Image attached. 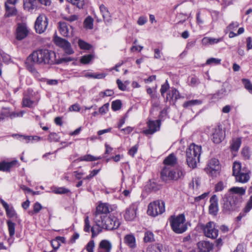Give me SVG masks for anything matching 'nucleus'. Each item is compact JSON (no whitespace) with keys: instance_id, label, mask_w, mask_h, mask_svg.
<instances>
[{"instance_id":"f257e3e1","label":"nucleus","mask_w":252,"mask_h":252,"mask_svg":"<svg viewBox=\"0 0 252 252\" xmlns=\"http://www.w3.org/2000/svg\"><path fill=\"white\" fill-rule=\"evenodd\" d=\"M243 198L237 195L225 194L222 198V211L230 214L236 211L241 205Z\"/></svg>"},{"instance_id":"f03ea898","label":"nucleus","mask_w":252,"mask_h":252,"mask_svg":"<svg viewBox=\"0 0 252 252\" xmlns=\"http://www.w3.org/2000/svg\"><path fill=\"white\" fill-rule=\"evenodd\" d=\"M185 175V172L181 167L176 168L164 166L160 172L161 180L168 183L170 181H178L183 178Z\"/></svg>"},{"instance_id":"7ed1b4c3","label":"nucleus","mask_w":252,"mask_h":252,"mask_svg":"<svg viewBox=\"0 0 252 252\" xmlns=\"http://www.w3.org/2000/svg\"><path fill=\"white\" fill-rule=\"evenodd\" d=\"M32 56L37 64H52L55 62L56 54L54 52L47 49H39L33 52Z\"/></svg>"},{"instance_id":"20e7f679","label":"nucleus","mask_w":252,"mask_h":252,"mask_svg":"<svg viewBox=\"0 0 252 252\" xmlns=\"http://www.w3.org/2000/svg\"><path fill=\"white\" fill-rule=\"evenodd\" d=\"M201 152V147L192 143L187 149L186 161L188 166L192 168L197 166V163L199 161Z\"/></svg>"},{"instance_id":"39448f33","label":"nucleus","mask_w":252,"mask_h":252,"mask_svg":"<svg viewBox=\"0 0 252 252\" xmlns=\"http://www.w3.org/2000/svg\"><path fill=\"white\" fill-rule=\"evenodd\" d=\"M99 220L98 224H100L104 229L112 230L117 229L120 226V223L117 217L114 215H108L106 216L97 215Z\"/></svg>"},{"instance_id":"423d86ee","label":"nucleus","mask_w":252,"mask_h":252,"mask_svg":"<svg viewBox=\"0 0 252 252\" xmlns=\"http://www.w3.org/2000/svg\"><path fill=\"white\" fill-rule=\"evenodd\" d=\"M249 170L244 167L242 168L241 163L240 162L235 161L233 165V175L235 176L237 182L245 183L250 179Z\"/></svg>"},{"instance_id":"0eeeda50","label":"nucleus","mask_w":252,"mask_h":252,"mask_svg":"<svg viewBox=\"0 0 252 252\" xmlns=\"http://www.w3.org/2000/svg\"><path fill=\"white\" fill-rule=\"evenodd\" d=\"M185 216L181 214L177 216H171L170 222L173 231L177 234H181L187 229V225L185 223Z\"/></svg>"},{"instance_id":"6e6552de","label":"nucleus","mask_w":252,"mask_h":252,"mask_svg":"<svg viewBox=\"0 0 252 252\" xmlns=\"http://www.w3.org/2000/svg\"><path fill=\"white\" fill-rule=\"evenodd\" d=\"M165 211V203L162 200H156L148 205L147 213L149 215L156 217Z\"/></svg>"},{"instance_id":"1a4fd4ad","label":"nucleus","mask_w":252,"mask_h":252,"mask_svg":"<svg viewBox=\"0 0 252 252\" xmlns=\"http://www.w3.org/2000/svg\"><path fill=\"white\" fill-rule=\"evenodd\" d=\"M201 228L205 236L208 238L216 239L218 236L219 230L213 221H210L206 224H201Z\"/></svg>"},{"instance_id":"9d476101","label":"nucleus","mask_w":252,"mask_h":252,"mask_svg":"<svg viewBox=\"0 0 252 252\" xmlns=\"http://www.w3.org/2000/svg\"><path fill=\"white\" fill-rule=\"evenodd\" d=\"M220 170L219 161L216 158L211 159L209 161L207 166L205 168L207 174L213 178L217 177L220 173Z\"/></svg>"},{"instance_id":"9b49d317","label":"nucleus","mask_w":252,"mask_h":252,"mask_svg":"<svg viewBox=\"0 0 252 252\" xmlns=\"http://www.w3.org/2000/svg\"><path fill=\"white\" fill-rule=\"evenodd\" d=\"M48 25V19L44 14L39 15L34 24V29L36 32L41 34L46 30Z\"/></svg>"},{"instance_id":"f8f14e48","label":"nucleus","mask_w":252,"mask_h":252,"mask_svg":"<svg viewBox=\"0 0 252 252\" xmlns=\"http://www.w3.org/2000/svg\"><path fill=\"white\" fill-rule=\"evenodd\" d=\"M54 42L57 46L62 48L66 54L71 55L74 53L70 43L66 39L56 36L54 38Z\"/></svg>"},{"instance_id":"ddd939ff","label":"nucleus","mask_w":252,"mask_h":252,"mask_svg":"<svg viewBox=\"0 0 252 252\" xmlns=\"http://www.w3.org/2000/svg\"><path fill=\"white\" fill-rule=\"evenodd\" d=\"M29 33V30L26 24L18 23L16 30L15 36L18 40L25 38Z\"/></svg>"},{"instance_id":"4468645a","label":"nucleus","mask_w":252,"mask_h":252,"mask_svg":"<svg viewBox=\"0 0 252 252\" xmlns=\"http://www.w3.org/2000/svg\"><path fill=\"white\" fill-rule=\"evenodd\" d=\"M58 29L60 33L64 37H68L73 35L72 27L65 22H59Z\"/></svg>"},{"instance_id":"2eb2a0df","label":"nucleus","mask_w":252,"mask_h":252,"mask_svg":"<svg viewBox=\"0 0 252 252\" xmlns=\"http://www.w3.org/2000/svg\"><path fill=\"white\" fill-rule=\"evenodd\" d=\"M148 128L143 131V133L145 135L153 134L159 129L161 121L160 120L156 121H149L148 122Z\"/></svg>"},{"instance_id":"dca6fc26","label":"nucleus","mask_w":252,"mask_h":252,"mask_svg":"<svg viewBox=\"0 0 252 252\" xmlns=\"http://www.w3.org/2000/svg\"><path fill=\"white\" fill-rule=\"evenodd\" d=\"M225 136L224 131L220 126H216L213 129L212 140L216 144L220 143L224 139Z\"/></svg>"},{"instance_id":"f3484780","label":"nucleus","mask_w":252,"mask_h":252,"mask_svg":"<svg viewBox=\"0 0 252 252\" xmlns=\"http://www.w3.org/2000/svg\"><path fill=\"white\" fill-rule=\"evenodd\" d=\"M36 62L34 58L30 55L27 59L25 62L27 69L30 71L35 77L38 78L40 76L39 73L34 67V64Z\"/></svg>"},{"instance_id":"a211bd4d","label":"nucleus","mask_w":252,"mask_h":252,"mask_svg":"<svg viewBox=\"0 0 252 252\" xmlns=\"http://www.w3.org/2000/svg\"><path fill=\"white\" fill-rule=\"evenodd\" d=\"M110 206L107 203H101L97 206L96 211L94 213V217H96L97 215L106 216L110 215L111 211Z\"/></svg>"},{"instance_id":"6ab92c4d","label":"nucleus","mask_w":252,"mask_h":252,"mask_svg":"<svg viewBox=\"0 0 252 252\" xmlns=\"http://www.w3.org/2000/svg\"><path fill=\"white\" fill-rule=\"evenodd\" d=\"M123 241L124 243L131 250L135 249L137 247L136 239L132 234L126 235Z\"/></svg>"},{"instance_id":"aec40b11","label":"nucleus","mask_w":252,"mask_h":252,"mask_svg":"<svg viewBox=\"0 0 252 252\" xmlns=\"http://www.w3.org/2000/svg\"><path fill=\"white\" fill-rule=\"evenodd\" d=\"M112 248V245L109 240H102L98 244L96 252H111Z\"/></svg>"},{"instance_id":"412c9836","label":"nucleus","mask_w":252,"mask_h":252,"mask_svg":"<svg viewBox=\"0 0 252 252\" xmlns=\"http://www.w3.org/2000/svg\"><path fill=\"white\" fill-rule=\"evenodd\" d=\"M137 208V205L136 203H133L126 209L124 216L126 220L130 221L134 219Z\"/></svg>"},{"instance_id":"4be33fe9","label":"nucleus","mask_w":252,"mask_h":252,"mask_svg":"<svg viewBox=\"0 0 252 252\" xmlns=\"http://www.w3.org/2000/svg\"><path fill=\"white\" fill-rule=\"evenodd\" d=\"M210 205L209 207V213L212 215H216L218 210V199L216 195H213L210 200Z\"/></svg>"},{"instance_id":"5701e85b","label":"nucleus","mask_w":252,"mask_h":252,"mask_svg":"<svg viewBox=\"0 0 252 252\" xmlns=\"http://www.w3.org/2000/svg\"><path fill=\"white\" fill-rule=\"evenodd\" d=\"M94 220L95 224L93 225L91 229L92 238H94L96 237L97 235L101 233L102 231V229H104L103 227H102L100 224H98L97 223V221L99 220L97 216H96V217H94Z\"/></svg>"},{"instance_id":"b1692460","label":"nucleus","mask_w":252,"mask_h":252,"mask_svg":"<svg viewBox=\"0 0 252 252\" xmlns=\"http://www.w3.org/2000/svg\"><path fill=\"white\" fill-rule=\"evenodd\" d=\"M213 245L208 241H202L197 243V247L200 252H209L213 248Z\"/></svg>"},{"instance_id":"393cba45","label":"nucleus","mask_w":252,"mask_h":252,"mask_svg":"<svg viewBox=\"0 0 252 252\" xmlns=\"http://www.w3.org/2000/svg\"><path fill=\"white\" fill-rule=\"evenodd\" d=\"M5 7L6 11L5 16L6 17L13 16L17 14V11L15 8V4L6 2Z\"/></svg>"},{"instance_id":"a878e982","label":"nucleus","mask_w":252,"mask_h":252,"mask_svg":"<svg viewBox=\"0 0 252 252\" xmlns=\"http://www.w3.org/2000/svg\"><path fill=\"white\" fill-rule=\"evenodd\" d=\"M166 249L162 244L156 243L148 246L147 252H165Z\"/></svg>"},{"instance_id":"bb28decb","label":"nucleus","mask_w":252,"mask_h":252,"mask_svg":"<svg viewBox=\"0 0 252 252\" xmlns=\"http://www.w3.org/2000/svg\"><path fill=\"white\" fill-rule=\"evenodd\" d=\"M17 160H13L10 162L2 161L0 162V171L3 172H9L10 169L17 163Z\"/></svg>"},{"instance_id":"cd10ccee","label":"nucleus","mask_w":252,"mask_h":252,"mask_svg":"<svg viewBox=\"0 0 252 252\" xmlns=\"http://www.w3.org/2000/svg\"><path fill=\"white\" fill-rule=\"evenodd\" d=\"M177 159L175 156L173 154H171L164 159L163 163L165 166L173 168L174 165L177 163Z\"/></svg>"},{"instance_id":"c85d7f7f","label":"nucleus","mask_w":252,"mask_h":252,"mask_svg":"<svg viewBox=\"0 0 252 252\" xmlns=\"http://www.w3.org/2000/svg\"><path fill=\"white\" fill-rule=\"evenodd\" d=\"M0 203L4 208L6 215L10 218L14 217L16 215V213L14 209L12 207H9V205L3 199L0 200Z\"/></svg>"},{"instance_id":"c756f323","label":"nucleus","mask_w":252,"mask_h":252,"mask_svg":"<svg viewBox=\"0 0 252 252\" xmlns=\"http://www.w3.org/2000/svg\"><path fill=\"white\" fill-rule=\"evenodd\" d=\"M246 189L243 187H232L229 190L230 195H237L240 197H242V195L246 193Z\"/></svg>"},{"instance_id":"7c9ffc66","label":"nucleus","mask_w":252,"mask_h":252,"mask_svg":"<svg viewBox=\"0 0 252 252\" xmlns=\"http://www.w3.org/2000/svg\"><path fill=\"white\" fill-rule=\"evenodd\" d=\"M99 9L104 20L108 23L111 22L110 14L107 8L104 5L102 4L100 6Z\"/></svg>"},{"instance_id":"2f4dec72","label":"nucleus","mask_w":252,"mask_h":252,"mask_svg":"<svg viewBox=\"0 0 252 252\" xmlns=\"http://www.w3.org/2000/svg\"><path fill=\"white\" fill-rule=\"evenodd\" d=\"M22 105L23 107L33 108L37 105V101L32 100L27 96H25L23 98Z\"/></svg>"},{"instance_id":"473e14b6","label":"nucleus","mask_w":252,"mask_h":252,"mask_svg":"<svg viewBox=\"0 0 252 252\" xmlns=\"http://www.w3.org/2000/svg\"><path fill=\"white\" fill-rule=\"evenodd\" d=\"M180 97V94L178 91L175 88H172L171 90L167 94L166 100L170 101L171 99H173L174 98L175 100H177Z\"/></svg>"},{"instance_id":"72a5a7b5","label":"nucleus","mask_w":252,"mask_h":252,"mask_svg":"<svg viewBox=\"0 0 252 252\" xmlns=\"http://www.w3.org/2000/svg\"><path fill=\"white\" fill-rule=\"evenodd\" d=\"M36 7V0H24V8L25 10L30 11Z\"/></svg>"},{"instance_id":"f704fd0d","label":"nucleus","mask_w":252,"mask_h":252,"mask_svg":"<svg viewBox=\"0 0 252 252\" xmlns=\"http://www.w3.org/2000/svg\"><path fill=\"white\" fill-rule=\"evenodd\" d=\"M147 187L148 189L151 191H156L161 188V185L154 180H150Z\"/></svg>"},{"instance_id":"c9c22d12","label":"nucleus","mask_w":252,"mask_h":252,"mask_svg":"<svg viewBox=\"0 0 252 252\" xmlns=\"http://www.w3.org/2000/svg\"><path fill=\"white\" fill-rule=\"evenodd\" d=\"M222 40L221 38H216L212 37H204L202 39V42L205 45L211 44L213 45L218 43Z\"/></svg>"},{"instance_id":"e433bc0d","label":"nucleus","mask_w":252,"mask_h":252,"mask_svg":"<svg viewBox=\"0 0 252 252\" xmlns=\"http://www.w3.org/2000/svg\"><path fill=\"white\" fill-rule=\"evenodd\" d=\"M241 144V139L240 138H236L233 139L231 145V149L233 151H237Z\"/></svg>"},{"instance_id":"4c0bfd02","label":"nucleus","mask_w":252,"mask_h":252,"mask_svg":"<svg viewBox=\"0 0 252 252\" xmlns=\"http://www.w3.org/2000/svg\"><path fill=\"white\" fill-rule=\"evenodd\" d=\"M7 224L9 236L10 238H13L15 234V223L12 222L11 220H7Z\"/></svg>"},{"instance_id":"58836bf2","label":"nucleus","mask_w":252,"mask_h":252,"mask_svg":"<svg viewBox=\"0 0 252 252\" xmlns=\"http://www.w3.org/2000/svg\"><path fill=\"white\" fill-rule=\"evenodd\" d=\"M144 241L145 243L152 242L155 240L154 235L153 232L150 231H147L145 232V236L143 238Z\"/></svg>"},{"instance_id":"ea45409f","label":"nucleus","mask_w":252,"mask_h":252,"mask_svg":"<svg viewBox=\"0 0 252 252\" xmlns=\"http://www.w3.org/2000/svg\"><path fill=\"white\" fill-rule=\"evenodd\" d=\"M202 103V101L200 100L194 99L186 101L183 104V107L184 108H188L190 106L193 105H199Z\"/></svg>"},{"instance_id":"a19ab883","label":"nucleus","mask_w":252,"mask_h":252,"mask_svg":"<svg viewBox=\"0 0 252 252\" xmlns=\"http://www.w3.org/2000/svg\"><path fill=\"white\" fill-rule=\"evenodd\" d=\"M84 76L87 78H92L94 79H102L105 77V75L103 73H98V74H94L92 73L87 72L85 75Z\"/></svg>"},{"instance_id":"79ce46f5","label":"nucleus","mask_w":252,"mask_h":252,"mask_svg":"<svg viewBox=\"0 0 252 252\" xmlns=\"http://www.w3.org/2000/svg\"><path fill=\"white\" fill-rule=\"evenodd\" d=\"M100 159V158L95 157L91 155H86L80 157L79 159L80 161H92Z\"/></svg>"},{"instance_id":"37998d69","label":"nucleus","mask_w":252,"mask_h":252,"mask_svg":"<svg viewBox=\"0 0 252 252\" xmlns=\"http://www.w3.org/2000/svg\"><path fill=\"white\" fill-rule=\"evenodd\" d=\"M93 21L94 20L91 17L88 16L87 17L84 22L85 28L88 29H93Z\"/></svg>"},{"instance_id":"c03bdc74","label":"nucleus","mask_w":252,"mask_h":252,"mask_svg":"<svg viewBox=\"0 0 252 252\" xmlns=\"http://www.w3.org/2000/svg\"><path fill=\"white\" fill-rule=\"evenodd\" d=\"M94 58V56L92 54H88L82 57L80 62L83 64L89 63Z\"/></svg>"},{"instance_id":"a18cd8bd","label":"nucleus","mask_w":252,"mask_h":252,"mask_svg":"<svg viewBox=\"0 0 252 252\" xmlns=\"http://www.w3.org/2000/svg\"><path fill=\"white\" fill-rule=\"evenodd\" d=\"M228 92L226 91V89L222 87L221 89L219 90L218 92L214 94L215 97L222 98L224 96L227 94Z\"/></svg>"},{"instance_id":"49530a36","label":"nucleus","mask_w":252,"mask_h":252,"mask_svg":"<svg viewBox=\"0 0 252 252\" xmlns=\"http://www.w3.org/2000/svg\"><path fill=\"white\" fill-rule=\"evenodd\" d=\"M242 83L245 88L252 94V84L250 81L247 79H242Z\"/></svg>"},{"instance_id":"de8ad7c7","label":"nucleus","mask_w":252,"mask_h":252,"mask_svg":"<svg viewBox=\"0 0 252 252\" xmlns=\"http://www.w3.org/2000/svg\"><path fill=\"white\" fill-rule=\"evenodd\" d=\"M78 45L81 49L84 50H90L92 47L91 44L85 42L81 39H79L78 40Z\"/></svg>"},{"instance_id":"09e8293b","label":"nucleus","mask_w":252,"mask_h":252,"mask_svg":"<svg viewBox=\"0 0 252 252\" xmlns=\"http://www.w3.org/2000/svg\"><path fill=\"white\" fill-rule=\"evenodd\" d=\"M189 85L192 87H195L200 83L199 80L195 76L189 78Z\"/></svg>"},{"instance_id":"8fccbe9b","label":"nucleus","mask_w":252,"mask_h":252,"mask_svg":"<svg viewBox=\"0 0 252 252\" xmlns=\"http://www.w3.org/2000/svg\"><path fill=\"white\" fill-rule=\"evenodd\" d=\"M122 102L120 100H116L112 102L111 107L113 111H117L121 109Z\"/></svg>"},{"instance_id":"3c124183","label":"nucleus","mask_w":252,"mask_h":252,"mask_svg":"<svg viewBox=\"0 0 252 252\" xmlns=\"http://www.w3.org/2000/svg\"><path fill=\"white\" fill-rule=\"evenodd\" d=\"M68 2H70L73 5H76L79 8H83L84 4V0H66Z\"/></svg>"},{"instance_id":"603ef678","label":"nucleus","mask_w":252,"mask_h":252,"mask_svg":"<svg viewBox=\"0 0 252 252\" xmlns=\"http://www.w3.org/2000/svg\"><path fill=\"white\" fill-rule=\"evenodd\" d=\"M94 241L93 240H91L87 244L86 246V250L87 252H94Z\"/></svg>"},{"instance_id":"864d4df0","label":"nucleus","mask_w":252,"mask_h":252,"mask_svg":"<svg viewBox=\"0 0 252 252\" xmlns=\"http://www.w3.org/2000/svg\"><path fill=\"white\" fill-rule=\"evenodd\" d=\"M85 226L84 228V230L86 232H90L91 231V227L90 225V222L89 220V216H86L85 217Z\"/></svg>"},{"instance_id":"5fc2aeb1","label":"nucleus","mask_w":252,"mask_h":252,"mask_svg":"<svg viewBox=\"0 0 252 252\" xmlns=\"http://www.w3.org/2000/svg\"><path fill=\"white\" fill-rule=\"evenodd\" d=\"M53 192L56 194H65L70 192V190L65 188L61 187L56 188Z\"/></svg>"},{"instance_id":"6e6d98bb","label":"nucleus","mask_w":252,"mask_h":252,"mask_svg":"<svg viewBox=\"0 0 252 252\" xmlns=\"http://www.w3.org/2000/svg\"><path fill=\"white\" fill-rule=\"evenodd\" d=\"M220 59L211 58L207 60L206 63L207 64H211L213 63L215 64H219L220 63Z\"/></svg>"},{"instance_id":"4d7b16f0","label":"nucleus","mask_w":252,"mask_h":252,"mask_svg":"<svg viewBox=\"0 0 252 252\" xmlns=\"http://www.w3.org/2000/svg\"><path fill=\"white\" fill-rule=\"evenodd\" d=\"M169 85L167 80L166 81L165 83L162 85L160 89V93L162 96L164 95L165 92L169 89Z\"/></svg>"},{"instance_id":"13d9d810","label":"nucleus","mask_w":252,"mask_h":252,"mask_svg":"<svg viewBox=\"0 0 252 252\" xmlns=\"http://www.w3.org/2000/svg\"><path fill=\"white\" fill-rule=\"evenodd\" d=\"M252 209V196H251L246 206L244 208L243 211L245 213H247Z\"/></svg>"},{"instance_id":"bf43d9fd","label":"nucleus","mask_w":252,"mask_h":252,"mask_svg":"<svg viewBox=\"0 0 252 252\" xmlns=\"http://www.w3.org/2000/svg\"><path fill=\"white\" fill-rule=\"evenodd\" d=\"M23 140H24L26 143H28L31 140L39 141L40 140V137L37 136H33L32 137L31 136H24Z\"/></svg>"},{"instance_id":"052dcab7","label":"nucleus","mask_w":252,"mask_h":252,"mask_svg":"<svg viewBox=\"0 0 252 252\" xmlns=\"http://www.w3.org/2000/svg\"><path fill=\"white\" fill-rule=\"evenodd\" d=\"M99 171V169H94L92 170L90 174L87 176L85 178H84V180H90L93 177L97 175Z\"/></svg>"},{"instance_id":"680f3d73","label":"nucleus","mask_w":252,"mask_h":252,"mask_svg":"<svg viewBox=\"0 0 252 252\" xmlns=\"http://www.w3.org/2000/svg\"><path fill=\"white\" fill-rule=\"evenodd\" d=\"M109 103H105L102 106L99 108V113L101 114H105L108 110Z\"/></svg>"},{"instance_id":"e2e57ef3","label":"nucleus","mask_w":252,"mask_h":252,"mask_svg":"<svg viewBox=\"0 0 252 252\" xmlns=\"http://www.w3.org/2000/svg\"><path fill=\"white\" fill-rule=\"evenodd\" d=\"M58 136L56 133H51L48 138V139L50 142L55 141L57 142L58 141Z\"/></svg>"},{"instance_id":"0e129e2a","label":"nucleus","mask_w":252,"mask_h":252,"mask_svg":"<svg viewBox=\"0 0 252 252\" xmlns=\"http://www.w3.org/2000/svg\"><path fill=\"white\" fill-rule=\"evenodd\" d=\"M118 85V88L123 91H126V86L125 85L120 79H117L116 81Z\"/></svg>"},{"instance_id":"69168bd1","label":"nucleus","mask_w":252,"mask_h":252,"mask_svg":"<svg viewBox=\"0 0 252 252\" xmlns=\"http://www.w3.org/2000/svg\"><path fill=\"white\" fill-rule=\"evenodd\" d=\"M114 92L110 90H107L105 92H102L100 93V95H102V97L104 96H111L113 95Z\"/></svg>"},{"instance_id":"338daca9","label":"nucleus","mask_w":252,"mask_h":252,"mask_svg":"<svg viewBox=\"0 0 252 252\" xmlns=\"http://www.w3.org/2000/svg\"><path fill=\"white\" fill-rule=\"evenodd\" d=\"M42 207L41 205L39 202H36L33 206V212L34 213H38L40 210L42 209Z\"/></svg>"},{"instance_id":"774afa93","label":"nucleus","mask_w":252,"mask_h":252,"mask_svg":"<svg viewBox=\"0 0 252 252\" xmlns=\"http://www.w3.org/2000/svg\"><path fill=\"white\" fill-rule=\"evenodd\" d=\"M224 188V186L222 182H219L215 187V191H222Z\"/></svg>"}]
</instances>
